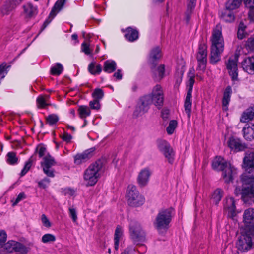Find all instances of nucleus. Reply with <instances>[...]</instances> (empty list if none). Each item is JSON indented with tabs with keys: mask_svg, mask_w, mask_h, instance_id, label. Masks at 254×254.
Listing matches in <instances>:
<instances>
[{
	"mask_svg": "<svg viewBox=\"0 0 254 254\" xmlns=\"http://www.w3.org/2000/svg\"><path fill=\"white\" fill-rule=\"evenodd\" d=\"M246 29L247 26L243 22H240L237 31V37L239 39H243L248 35Z\"/></svg>",
	"mask_w": 254,
	"mask_h": 254,
	"instance_id": "39",
	"label": "nucleus"
},
{
	"mask_svg": "<svg viewBox=\"0 0 254 254\" xmlns=\"http://www.w3.org/2000/svg\"><path fill=\"white\" fill-rule=\"evenodd\" d=\"M22 14L25 19L29 20L36 17L38 13V7L30 2L26 3L22 6Z\"/></svg>",
	"mask_w": 254,
	"mask_h": 254,
	"instance_id": "15",
	"label": "nucleus"
},
{
	"mask_svg": "<svg viewBox=\"0 0 254 254\" xmlns=\"http://www.w3.org/2000/svg\"><path fill=\"white\" fill-rule=\"evenodd\" d=\"M24 0H8L7 3L1 8V12L7 14L17 6L19 5Z\"/></svg>",
	"mask_w": 254,
	"mask_h": 254,
	"instance_id": "23",
	"label": "nucleus"
},
{
	"mask_svg": "<svg viewBox=\"0 0 254 254\" xmlns=\"http://www.w3.org/2000/svg\"><path fill=\"white\" fill-rule=\"evenodd\" d=\"M94 151L93 148H90L82 153L77 154L74 157V163L76 165H80L86 162L92 156Z\"/></svg>",
	"mask_w": 254,
	"mask_h": 254,
	"instance_id": "20",
	"label": "nucleus"
},
{
	"mask_svg": "<svg viewBox=\"0 0 254 254\" xmlns=\"http://www.w3.org/2000/svg\"><path fill=\"white\" fill-rule=\"evenodd\" d=\"M210 62L215 64L220 60L224 51V42L222 34L221 27L217 25L213 30L211 37Z\"/></svg>",
	"mask_w": 254,
	"mask_h": 254,
	"instance_id": "2",
	"label": "nucleus"
},
{
	"mask_svg": "<svg viewBox=\"0 0 254 254\" xmlns=\"http://www.w3.org/2000/svg\"><path fill=\"white\" fill-rule=\"evenodd\" d=\"M37 151L38 153L39 156L40 157H42V158L47 155H50V154L47 152L45 146L42 144H40L37 147Z\"/></svg>",
	"mask_w": 254,
	"mask_h": 254,
	"instance_id": "50",
	"label": "nucleus"
},
{
	"mask_svg": "<svg viewBox=\"0 0 254 254\" xmlns=\"http://www.w3.org/2000/svg\"><path fill=\"white\" fill-rule=\"evenodd\" d=\"M16 241L10 240L8 241L6 243L3 245L2 248L6 252L11 253L14 251V247Z\"/></svg>",
	"mask_w": 254,
	"mask_h": 254,
	"instance_id": "47",
	"label": "nucleus"
},
{
	"mask_svg": "<svg viewBox=\"0 0 254 254\" xmlns=\"http://www.w3.org/2000/svg\"><path fill=\"white\" fill-rule=\"evenodd\" d=\"M254 117V107H251L247 109L242 114L240 122L247 123L252 120Z\"/></svg>",
	"mask_w": 254,
	"mask_h": 254,
	"instance_id": "29",
	"label": "nucleus"
},
{
	"mask_svg": "<svg viewBox=\"0 0 254 254\" xmlns=\"http://www.w3.org/2000/svg\"><path fill=\"white\" fill-rule=\"evenodd\" d=\"M125 36L130 42H133L138 38V32L136 29L128 27L126 29Z\"/></svg>",
	"mask_w": 254,
	"mask_h": 254,
	"instance_id": "30",
	"label": "nucleus"
},
{
	"mask_svg": "<svg viewBox=\"0 0 254 254\" xmlns=\"http://www.w3.org/2000/svg\"><path fill=\"white\" fill-rule=\"evenodd\" d=\"M162 56L161 50L159 47L153 48L150 51L148 62L153 65H156Z\"/></svg>",
	"mask_w": 254,
	"mask_h": 254,
	"instance_id": "24",
	"label": "nucleus"
},
{
	"mask_svg": "<svg viewBox=\"0 0 254 254\" xmlns=\"http://www.w3.org/2000/svg\"><path fill=\"white\" fill-rule=\"evenodd\" d=\"M243 167L248 173L254 172V153L247 152L243 159Z\"/></svg>",
	"mask_w": 254,
	"mask_h": 254,
	"instance_id": "16",
	"label": "nucleus"
},
{
	"mask_svg": "<svg viewBox=\"0 0 254 254\" xmlns=\"http://www.w3.org/2000/svg\"><path fill=\"white\" fill-rule=\"evenodd\" d=\"M69 216L72 219L74 223L77 222V216L76 209L73 207H70L69 208Z\"/></svg>",
	"mask_w": 254,
	"mask_h": 254,
	"instance_id": "56",
	"label": "nucleus"
},
{
	"mask_svg": "<svg viewBox=\"0 0 254 254\" xmlns=\"http://www.w3.org/2000/svg\"><path fill=\"white\" fill-rule=\"evenodd\" d=\"M152 173V170L149 167L141 169L138 172L137 177V183L138 186L141 188L147 186Z\"/></svg>",
	"mask_w": 254,
	"mask_h": 254,
	"instance_id": "11",
	"label": "nucleus"
},
{
	"mask_svg": "<svg viewBox=\"0 0 254 254\" xmlns=\"http://www.w3.org/2000/svg\"><path fill=\"white\" fill-rule=\"evenodd\" d=\"M164 99V91L162 86L159 84L156 85L152 88L150 94L140 98V104L134 111V115L139 116L147 112L151 104H153L158 109L161 108L163 105Z\"/></svg>",
	"mask_w": 254,
	"mask_h": 254,
	"instance_id": "1",
	"label": "nucleus"
},
{
	"mask_svg": "<svg viewBox=\"0 0 254 254\" xmlns=\"http://www.w3.org/2000/svg\"><path fill=\"white\" fill-rule=\"evenodd\" d=\"M244 3L249 9L254 8V0H244Z\"/></svg>",
	"mask_w": 254,
	"mask_h": 254,
	"instance_id": "64",
	"label": "nucleus"
},
{
	"mask_svg": "<svg viewBox=\"0 0 254 254\" xmlns=\"http://www.w3.org/2000/svg\"><path fill=\"white\" fill-rule=\"evenodd\" d=\"M241 179L242 187H237L235 190V194L237 196L241 195L244 201L253 198L254 203V176L245 173L242 175Z\"/></svg>",
	"mask_w": 254,
	"mask_h": 254,
	"instance_id": "3",
	"label": "nucleus"
},
{
	"mask_svg": "<svg viewBox=\"0 0 254 254\" xmlns=\"http://www.w3.org/2000/svg\"><path fill=\"white\" fill-rule=\"evenodd\" d=\"M88 70L93 75L99 74L102 71V67L95 62H92L88 66Z\"/></svg>",
	"mask_w": 254,
	"mask_h": 254,
	"instance_id": "35",
	"label": "nucleus"
},
{
	"mask_svg": "<svg viewBox=\"0 0 254 254\" xmlns=\"http://www.w3.org/2000/svg\"><path fill=\"white\" fill-rule=\"evenodd\" d=\"M41 222L43 226L47 228H50L51 226V223L45 214L41 215Z\"/></svg>",
	"mask_w": 254,
	"mask_h": 254,
	"instance_id": "59",
	"label": "nucleus"
},
{
	"mask_svg": "<svg viewBox=\"0 0 254 254\" xmlns=\"http://www.w3.org/2000/svg\"><path fill=\"white\" fill-rule=\"evenodd\" d=\"M189 80L187 82V86H188V89L187 94L192 95V92L193 89V85L194 83V75L193 73L190 72L189 74Z\"/></svg>",
	"mask_w": 254,
	"mask_h": 254,
	"instance_id": "42",
	"label": "nucleus"
},
{
	"mask_svg": "<svg viewBox=\"0 0 254 254\" xmlns=\"http://www.w3.org/2000/svg\"><path fill=\"white\" fill-rule=\"evenodd\" d=\"M243 221L247 229L254 226V208H249L246 209L243 215Z\"/></svg>",
	"mask_w": 254,
	"mask_h": 254,
	"instance_id": "17",
	"label": "nucleus"
},
{
	"mask_svg": "<svg viewBox=\"0 0 254 254\" xmlns=\"http://www.w3.org/2000/svg\"><path fill=\"white\" fill-rule=\"evenodd\" d=\"M223 194V190L219 188L215 190L211 195V200L215 204H217L221 200Z\"/></svg>",
	"mask_w": 254,
	"mask_h": 254,
	"instance_id": "33",
	"label": "nucleus"
},
{
	"mask_svg": "<svg viewBox=\"0 0 254 254\" xmlns=\"http://www.w3.org/2000/svg\"><path fill=\"white\" fill-rule=\"evenodd\" d=\"M55 164V159L51 155H47L42 158L41 166L44 173L48 177L53 178L55 176V170L52 168V166Z\"/></svg>",
	"mask_w": 254,
	"mask_h": 254,
	"instance_id": "10",
	"label": "nucleus"
},
{
	"mask_svg": "<svg viewBox=\"0 0 254 254\" xmlns=\"http://www.w3.org/2000/svg\"><path fill=\"white\" fill-rule=\"evenodd\" d=\"M227 144L230 150L233 152H237L244 151L247 146L241 140L237 137L231 136L227 141Z\"/></svg>",
	"mask_w": 254,
	"mask_h": 254,
	"instance_id": "14",
	"label": "nucleus"
},
{
	"mask_svg": "<svg viewBox=\"0 0 254 254\" xmlns=\"http://www.w3.org/2000/svg\"><path fill=\"white\" fill-rule=\"evenodd\" d=\"M174 210L172 208L161 210L157 214L154 225L159 233L166 232L169 227V224L174 215Z\"/></svg>",
	"mask_w": 254,
	"mask_h": 254,
	"instance_id": "4",
	"label": "nucleus"
},
{
	"mask_svg": "<svg viewBox=\"0 0 254 254\" xmlns=\"http://www.w3.org/2000/svg\"><path fill=\"white\" fill-rule=\"evenodd\" d=\"M245 47L248 51H254V36L251 37L247 39Z\"/></svg>",
	"mask_w": 254,
	"mask_h": 254,
	"instance_id": "52",
	"label": "nucleus"
},
{
	"mask_svg": "<svg viewBox=\"0 0 254 254\" xmlns=\"http://www.w3.org/2000/svg\"><path fill=\"white\" fill-rule=\"evenodd\" d=\"M238 55L237 54L231 56L226 63L227 69L233 80H236L238 77L237 62Z\"/></svg>",
	"mask_w": 254,
	"mask_h": 254,
	"instance_id": "12",
	"label": "nucleus"
},
{
	"mask_svg": "<svg viewBox=\"0 0 254 254\" xmlns=\"http://www.w3.org/2000/svg\"><path fill=\"white\" fill-rule=\"evenodd\" d=\"M178 123L176 120H171L169 122V125L166 128L167 132L168 134H172L177 127Z\"/></svg>",
	"mask_w": 254,
	"mask_h": 254,
	"instance_id": "48",
	"label": "nucleus"
},
{
	"mask_svg": "<svg viewBox=\"0 0 254 254\" xmlns=\"http://www.w3.org/2000/svg\"><path fill=\"white\" fill-rule=\"evenodd\" d=\"M104 94V92L101 89L96 88L93 91L92 96L93 99H96L100 101L103 98Z\"/></svg>",
	"mask_w": 254,
	"mask_h": 254,
	"instance_id": "49",
	"label": "nucleus"
},
{
	"mask_svg": "<svg viewBox=\"0 0 254 254\" xmlns=\"http://www.w3.org/2000/svg\"><path fill=\"white\" fill-rule=\"evenodd\" d=\"M14 247V252L17 254H26L28 252V249L24 245L20 243L16 242Z\"/></svg>",
	"mask_w": 254,
	"mask_h": 254,
	"instance_id": "43",
	"label": "nucleus"
},
{
	"mask_svg": "<svg viewBox=\"0 0 254 254\" xmlns=\"http://www.w3.org/2000/svg\"><path fill=\"white\" fill-rule=\"evenodd\" d=\"M10 66H8L5 63L0 65V77L1 79L4 78L8 72V68Z\"/></svg>",
	"mask_w": 254,
	"mask_h": 254,
	"instance_id": "51",
	"label": "nucleus"
},
{
	"mask_svg": "<svg viewBox=\"0 0 254 254\" xmlns=\"http://www.w3.org/2000/svg\"><path fill=\"white\" fill-rule=\"evenodd\" d=\"M232 93V90L231 86H228L226 87L223 92L222 99V109L224 111H226L228 109V106L230 102Z\"/></svg>",
	"mask_w": 254,
	"mask_h": 254,
	"instance_id": "25",
	"label": "nucleus"
},
{
	"mask_svg": "<svg viewBox=\"0 0 254 254\" xmlns=\"http://www.w3.org/2000/svg\"><path fill=\"white\" fill-rule=\"evenodd\" d=\"M130 236L133 243L139 245L145 239V233L138 222L132 221L129 225Z\"/></svg>",
	"mask_w": 254,
	"mask_h": 254,
	"instance_id": "8",
	"label": "nucleus"
},
{
	"mask_svg": "<svg viewBox=\"0 0 254 254\" xmlns=\"http://www.w3.org/2000/svg\"><path fill=\"white\" fill-rule=\"evenodd\" d=\"M157 147L159 151L167 159L168 162L171 164L173 163L174 160L175 153L169 143L165 140H158Z\"/></svg>",
	"mask_w": 254,
	"mask_h": 254,
	"instance_id": "9",
	"label": "nucleus"
},
{
	"mask_svg": "<svg viewBox=\"0 0 254 254\" xmlns=\"http://www.w3.org/2000/svg\"><path fill=\"white\" fill-rule=\"evenodd\" d=\"M231 10H225V11L222 13L221 17L224 21L227 22H231L234 20L235 16Z\"/></svg>",
	"mask_w": 254,
	"mask_h": 254,
	"instance_id": "40",
	"label": "nucleus"
},
{
	"mask_svg": "<svg viewBox=\"0 0 254 254\" xmlns=\"http://www.w3.org/2000/svg\"><path fill=\"white\" fill-rule=\"evenodd\" d=\"M243 69L249 74L254 72V58L253 57H246L242 62Z\"/></svg>",
	"mask_w": 254,
	"mask_h": 254,
	"instance_id": "26",
	"label": "nucleus"
},
{
	"mask_svg": "<svg viewBox=\"0 0 254 254\" xmlns=\"http://www.w3.org/2000/svg\"><path fill=\"white\" fill-rule=\"evenodd\" d=\"M196 0H188L187 8L185 12L187 22H188L191 17V14L195 7Z\"/></svg>",
	"mask_w": 254,
	"mask_h": 254,
	"instance_id": "32",
	"label": "nucleus"
},
{
	"mask_svg": "<svg viewBox=\"0 0 254 254\" xmlns=\"http://www.w3.org/2000/svg\"><path fill=\"white\" fill-rule=\"evenodd\" d=\"M63 70V67L60 63H56L51 68V73L54 75H60Z\"/></svg>",
	"mask_w": 254,
	"mask_h": 254,
	"instance_id": "44",
	"label": "nucleus"
},
{
	"mask_svg": "<svg viewBox=\"0 0 254 254\" xmlns=\"http://www.w3.org/2000/svg\"><path fill=\"white\" fill-rule=\"evenodd\" d=\"M56 240V236L50 233L44 234L41 238V242L44 244L54 243Z\"/></svg>",
	"mask_w": 254,
	"mask_h": 254,
	"instance_id": "46",
	"label": "nucleus"
},
{
	"mask_svg": "<svg viewBox=\"0 0 254 254\" xmlns=\"http://www.w3.org/2000/svg\"><path fill=\"white\" fill-rule=\"evenodd\" d=\"M66 0H58L55 3L51 12L50 13L48 18L45 20L44 25L46 27L54 18L57 14L61 10L64 5Z\"/></svg>",
	"mask_w": 254,
	"mask_h": 254,
	"instance_id": "19",
	"label": "nucleus"
},
{
	"mask_svg": "<svg viewBox=\"0 0 254 254\" xmlns=\"http://www.w3.org/2000/svg\"><path fill=\"white\" fill-rule=\"evenodd\" d=\"M243 137L247 141L254 139V124L252 123L246 124L243 128Z\"/></svg>",
	"mask_w": 254,
	"mask_h": 254,
	"instance_id": "21",
	"label": "nucleus"
},
{
	"mask_svg": "<svg viewBox=\"0 0 254 254\" xmlns=\"http://www.w3.org/2000/svg\"><path fill=\"white\" fill-rule=\"evenodd\" d=\"M100 101L97 100L96 99H93L89 102L90 108L94 110H98L101 108V105Z\"/></svg>",
	"mask_w": 254,
	"mask_h": 254,
	"instance_id": "55",
	"label": "nucleus"
},
{
	"mask_svg": "<svg viewBox=\"0 0 254 254\" xmlns=\"http://www.w3.org/2000/svg\"><path fill=\"white\" fill-rule=\"evenodd\" d=\"M81 51L86 55H90L92 53V49L90 48L89 44L84 42L81 45Z\"/></svg>",
	"mask_w": 254,
	"mask_h": 254,
	"instance_id": "57",
	"label": "nucleus"
},
{
	"mask_svg": "<svg viewBox=\"0 0 254 254\" xmlns=\"http://www.w3.org/2000/svg\"><path fill=\"white\" fill-rule=\"evenodd\" d=\"M165 77V65H159L154 73V78L157 81H160Z\"/></svg>",
	"mask_w": 254,
	"mask_h": 254,
	"instance_id": "41",
	"label": "nucleus"
},
{
	"mask_svg": "<svg viewBox=\"0 0 254 254\" xmlns=\"http://www.w3.org/2000/svg\"><path fill=\"white\" fill-rule=\"evenodd\" d=\"M7 240V234L3 230H0V247H3Z\"/></svg>",
	"mask_w": 254,
	"mask_h": 254,
	"instance_id": "58",
	"label": "nucleus"
},
{
	"mask_svg": "<svg viewBox=\"0 0 254 254\" xmlns=\"http://www.w3.org/2000/svg\"><path fill=\"white\" fill-rule=\"evenodd\" d=\"M207 45L204 43H201L199 45L198 51L197 55L198 61V67L201 70L205 69L207 62Z\"/></svg>",
	"mask_w": 254,
	"mask_h": 254,
	"instance_id": "13",
	"label": "nucleus"
},
{
	"mask_svg": "<svg viewBox=\"0 0 254 254\" xmlns=\"http://www.w3.org/2000/svg\"><path fill=\"white\" fill-rule=\"evenodd\" d=\"M254 225L248 229L245 233L242 234L238 238L237 247L241 251L247 252L254 247Z\"/></svg>",
	"mask_w": 254,
	"mask_h": 254,
	"instance_id": "6",
	"label": "nucleus"
},
{
	"mask_svg": "<svg viewBox=\"0 0 254 254\" xmlns=\"http://www.w3.org/2000/svg\"><path fill=\"white\" fill-rule=\"evenodd\" d=\"M78 113L79 117L81 119H85L91 114L90 108L87 106H80L78 109Z\"/></svg>",
	"mask_w": 254,
	"mask_h": 254,
	"instance_id": "36",
	"label": "nucleus"
},
{
	"mask_svg": "<svg viewBox=\"0 0 254 254\" xmlns=\"http://www.w3.org/2000/svg\"><path fill=\"white\" fill-rule=\"evenodd\" d=\"M225 209L228 211V215L233 218L236 215L235 200L232 197H228L226 199L224 205Z\"/></svg>",
	"mask_w": 254,
	"mask_h": 254,
	"instance_id": "27",
	"label": "nucleus"
},
{
	"mask_svg": "<svg viewBox=\"0 0 254 254\" xmlns=\"http://www.w3.org/2000/svg\"><path fill=\"white\" fill-rule=\"evenodd\" d=\"M50 182V181L48 178H45L38 182V185L40 187L45 189L48 186Z\"/></svg>",
	"mask_w": 254,
	"mask_h": 254,
	"instance_id": "60",
	"label": "nucleus"
},
{
	"mask_svg": "<svg viewBox=\"0 0 254 254\" xmlns=\"http://www.w3.org/2000/svg\"><path fill=\"white\" fill-rule=\"evenodd\" d=\"M47 122L50 125L56 124L59 120V118L57 115L51 114L46 118Z\"/></svg>",
	"mask_w": 254,
	"mask_h": 254,
	"instance_id": "54",
	"label": "nucleus"
},
{
	"mask_svg": "<svg viewBox=\"0 0 254 254\" xmlns=\"http://www.w3.org/2000/svg\"><path fill=\"white\" fill-rule=\"evenodd\" d=\"M124 237V230L123 228L118 225L115 229L114 241V248L116 250L119 249V242L122 240Z\"/></svg>",
	"mask_w": 254,
	"mask_h": 254,
	"instance_id": "28",
	"label": "nucleus"
},
{
	"mask_svg": "<svg viewBox=\"0 0 254 254\" xmlns=\"http://www.w3.org/2000/svg\"><path fill=\"white\" fill-rule=\"evenodd\" d=\"M237 174V169L230 164L222 171V177L225 183H229L232 181Z\"/></svg>",
	"mask_w": 254,
	"mask_h": 254,
	"instance_id": "18",
	"label": "nucleus"
},
{
	"mask_svg": "<svg viewBox=\"0 0 254 254\" xmlns=\"http://www.w3.org/2000/svg\"><path fill=\"white\" fill-rule=\"evenodd\" d=\"M49 95H44L39 96L36 100L37 105L38 108H43L49 105L48 101Z\"/></svg>",
	"mask_w": 254,
	"mask_h": 254,
	"instance_id": "34",
	"label": "nucleus"
},
{
	"mask_svg": "<svg viewBox=\"0 0 254 254\" xmlns=\"http://www.w3.org/2000/svg\"><path fill=\"white\" fill-rule=\"evenodd\" d=\"M191 95H186L184 102L185 111L187 115L188 118L190 119L191 113L192 100Z\"/></svg>",
	"mask_w": 254,
	"mask_h": 254,
	"instance_id": "31",
	"label": "nucleus"
},
{
	"mask_svg": "<svg viewBox=\"0 0 254 254\" xmlns=\"http://www.w3.org/2000/svg\"><path fill=\"white\" fill-rule=\"evenodd\" d=\"M103 166L102 161L98 160L91 164L86 170L84 179L86 182L87 186H93L97 183L101 174Z\"/></svg>",
	"mask_w": 254,
	"mask_h": 254,
	"instance_id": "5",
	"label": "nucleus"
},
{
	"mask_svg": "<svg viewBox=\"0 0 254 254\" xmlns=\"http://www.w3.org/2000/svg\"><path fill=\"white\" fill-rule=\"evenodd\" d=\"M116 68V64L112 60H107L104 62V70L108 73L113 72Z\"/></svg>",
	"mask_w": 254,
	"mask_h": 254,
	"instance_id": "37",
	"label": "nucleus"
},
{
	"mask_svg": "<svg viewBox=\"0 0 254 254\" xmlns=\"http://www.w3.org/2000/svg\"><path fill=\"white\" fill-rule=\"evenodd\" d=\"M26 198V196L23 192H21L18 194L15 201L13 203V205L15 206L17 205L20 201L23 200Z\"/></svg>",
	"mask_w": 254,
	"mask_h": 254,
	"instance_id": "63",
	"label": "nucleus"
},
{
	"mask_svg": "<svg viewBox=\"0 0 254 254\" xmlns=\"http://www.w3.org/2000/svg\"><path fill=\"white\" fill-rule=\"evenodd\" d=\"M242 0H227L225 3V7L227 10H233L238 8Z\"/></svg>",
	"mask_w": 254,
	"mask_h": 254,
	"instance_id": "38",
	"label": "nucleus"
},
{
	"mask_svg": "<svg viewBox=\"0 0 254 254\" xmlns=\"http://www.w3.org/2000/svg\"><path fill=\"white\" fill-rule=\"evenodd\" d=\"M135 251V249L133 246H129L127 247L121 254H133Z\"/></svg>",
	"mask_w": 254,
	"mask_h": 254,
	"instance_id": "61",
	"label": "nucleus"
},
{
	"mask_svg": "<svg viewBox=\"0 0 254 254\" xmlns=\"http://www.w3.org/2000/svg\"><path fill=\"white\" fill-rule=\"evenodd\" d=\"M62 193L68 197L74 196L76 195V190L71 188H66L62 189Z\"/></svg>",
	"mask_w": 254,
	"mask_h": 254,
	"instance_id": "53",
	"label": "nucleus"
},
{
	"mask_svg": "<svg viewBox=\"0 0 254 254\" xmlns=\"http://www.w3.org/2000/svg\"><path fill=\"white\" fill-rule=\"evenodd\" d=\"M18 159L16 153L13 152H9L6 155V161L10 165H14L17 163Z\"/></svg>",
	"mask_w": 254,
	"mask_h": 254,
	"instance_id": "45",
	"label": "nucleus"
},
{
	"mask_svg": "<svg viewBox=\"0 0 254 254\" xmlns=\"http://www.w3.org/2000/svg\"><path fill=\"white\" fill-rule=\"evenodd\" d=\"M230 163L224 160L221 156L216 157L212 161V167L213 169L223 171Z\"/></svg>",
	"mask_w": 254,
	"mask_h": 254,
	"instance_id": "22",
	"label": "nucleus"
},
{
	"mask_svg": "<svg viewBox=\"0 0 254 254\" xmlns=\"http://www.w3.org/2000/svg\"><path fill=\"white\" fill-rule=\"evenodd\" d=\"M31 167V162L28 161V162H26L24 168H23V169L22 170V171L21 172V176H23L25 175L27 173V172L29 171V170L30 169Z\"/></svg>",
	"mask_w": 254,
	"mask_h": 254,
	"instance_id": "62",
	"label": "nucleus"
},
{
	"mask_svg": "<svg viewBox=\"0 0 254 254\" xmlns=\"http://www.w3.org/2000/svg\"><path fill=\"white\" fill-rule=\"evenodd\" d=\"M126 197L128 205L133 207L141 206L145 201L143 196L139 194L136 187L133 185H128L126 192Z\"/></svg>",
	"mask_w": 254,
	"mask_h": 254,
	"instance_id": "7",
	"label": "nucleus"
}]
</instances>
